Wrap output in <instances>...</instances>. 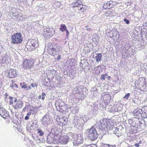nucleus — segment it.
I'll return each instance as SVG.
<instances>
[{
    "label": "nucleus",
    "mask_w": 147,
    "mask_h": 147,
    "mask_svg": "<svg viewBox=\"0 0 147 147\" xmlns=\"http://www.w3.org/2000/svg\"><path fill=\"white\" fill-rule=\"evenodd\" d=\"M124 21L125 22V23L127 24H128L129 23V20H127V19H124Z\"/></svg>",
    "instance_id": "47"
},
{
    "label": "nucleus",
    "mask_w": 147,
    "mask_h": 147,
    "mask_svg": "<svg viewBox=\"0 0 147 147\" xmlns=\"http://www.w3.org/2000/svg\"><path fill=\"white\" fill-rule=\"evenodd\" d=\"M66 32V36H67L69 34V31L68 30L66 29L65 30Z\"/></svg>",
    "instance_id": "61"
},
{
    "label": "nucleus",
    "mask_w": 147,
    "mask_h": 147,
    "mask_svg": "<svg viewBox=\"0 0 147 147\" xmlns=\"http://www.w3.org/2000/svg\"><path fill=\"white\" fill-rule=\"evenodd\" d=\"M36 130L37 131L38 134L40 136H42L44 134V132H43L41 129H37Z\"/></svg>",
    "instance_id": "36"
},
{
    "label": "nucleus",
    "mask_w": 147,
    "mask_h": 147,
    "mask_svg": "<svg viewBox=\"0 0 147 147\" xmlns=\"http://www.w3.org/2000/svg\"><path fill=\"white\" fill-rule=\"evenodd\" d=\"M90 147H97V146L96 144H93L92 145V146Z\"/></svg>",
    "instance_id": "64"
},
{
    "label": "nucleus",
    "mask_w": 147,
    "mask_h": 147,
    "mask_svg": "<svg viewBox=\"0 0 147 147\" xmlns=\"http://www.w3.org/2000/svg\"><path fill=\"white\" fill-rule=\"evenodd\" d=\"M29 127L30 129V130H32L34 128V127L33 126H29Z\"/></svg>",
    "instance_id": "58"
},
{
    "label": "nucleus",
    "mask_w": 147,
    "mask_h": 147,
    "mask_svg": "<svg viewBox=\"0 0 147 147\" xmlns=\"http://www.w3.org/2000/svg\"><path fill=\"white\" fill-rule=\"evenodd\" d=\"M137 101H138V100L136 98H134L132 100V102L134 103H137Z\"/></svg>",
    "instance_id": "48"
},
{
    "label": "nucleus",
    "mask_w": 147,
    "mask_h": 147,
    "mask_svg": "<svg viewBox=\"0 0 147 147\" xmlns=\"http://www.w3.org/2000/svg\"><path fill=\"white\" fill-rule=\"evenodd\" d=\"M86 133L88 139L92 141L96 140L98 138V134L94 126L86 130Z\"/></svg>",
    "instance_id": "2"
},
{
    "label": "nucleus",
    "mask_w": 147,
    "mask_h": 147,
    "mask_svg": "<svg viewBox=\"0 0 147 147\" xmlns=\"http://www.w3.org/2000/svg\"><path fill=\"white\" fill-rule=\"evenodd\" d=\"M82 6V7L80 6V9L81 11V12H84L85 11L87 7H86L85 5H81Z\"/></svg>",
    "instance_id": "38"
},
{
    "label": "nucleus",
    "mask_w": 147,
    "mask_h": 147,
    "mask_svg": "<svg viewBox=\"0 0 147 147\" xmlns=\"http://www.w3.org/2000/svg\"><path fill=\"white\" fill-rule=\"evenodd\" d=\"M73 123L74 125L75 126L77 125L79 126L80 125V123L78 121L77 119H75L72 122Z\"/></svg>",
    "instance_id": "37"
},
{
    "label": "nucleus",
    "mask_w": 147,
    "mask_h": 147,
    "mask_svg": "<svg viewBox=\"0 0 147 147\" xmlns=\"http://www.w3.org/2000/svg\"><path fill=\"white\" fill-rule=\"evenodd\" d=\"M97 91V89L96 87H94L92 88V91L93 92H95Z\"/></svg>",
    "instance_id": "52"
},
{
    "label": "nucleus",
    "mask_w": 147,
    "mask_h": 147,
    "mask_svg": "<svg viewBox=\"0 0 147 147\" xmlns=\"http://www.w3.org/2000/svg\"><path fill=\"white\" fill-rule=\"evenodd\" d=\"M76 134H74L72 132H69L67 134L66 136L68 139L69 141L71 140L73 141L75 137V135Z\"/></svg>",
    "instance_id": "25"
},
{
    "label": "nucleus",
    "mask_w": 147,
    "mask_h": 147,
    "mask_svg": "<svg viewBox=\"0 0 147 147\" xmlns=\"http://www.w3.org/2000/svg\"><path fill=\"white\" fill-rule=\"evenodd\" d=\"M112 123L108 119H104L100 120L99 122H96L95 125L97 128L101 130H111L113 128Z\"/></svg>",
    "instance_id": "1"
},
{
    "label": "nucleus",
    "mask_w": 147,
    "mask_h": 147,
    "mask_svg": "<svg viewBox=\"0 0 147 147\" xmlns=\"http://www.w3.org/2000/svg\"><path fill=\"white\" fill-rule=\"evenodd\" d=\"M29 117L28 116H26L25 117V119L26 120H27L29 119Z\"/></svg>",
    "instance_id": "63"
},
{
    "label": "nucleus",
    "mask_w": 147,
    "mask_h": 147,
    "mask_svg": "<svg viewBox=\"0 0 147 147\" xmlns=\"http://www.w3.org/2000/svg\"><path fill=\"white\" fill-rule=\"evenodd\" d=\"M64 71L63 72L64 73V74L65 75H67L68 73V72L66 70H65V69H64Z\"/></svg>",
    "instance_id": "54"
},
{
    "label": "nucleus",
    "mask_w": 147,
    "mask_h": 147,
    "mask_svg": "<svg viewBox=\"0 0 147 147\" xmlns=\"http://www.w3.org/2000/svg\"><path fill=\"white\" fill-rule=\"evenodd\" d=\"M130 94L129 93H128L125 94V96L123 97V98L126 99V100H127L129 97V96Z\"/></svg>",
    "instance_id": "43"
},
{
    "label": "nucleus",
    "mask_w": 147,
    "mask_h": 147,
    "mask_svg": "<svg viewBox=\"0 0 147 147\" xmlns=\"http://www.w3.org/2000/svg\"><path fill=\"white\" fill-rule=\"evenodd\" d=\"M82 90L83 91H87V89L86 88H84L82 86H80L78 88H75L74 89V94L76 93H79L80 92L82 91ZM86 92H87L86 91Z\"/></svg>",
    "instance_id": "23"
},
{
    "label": "nucleus",
    "mask_w": 147,
    "mask_h": 147,
    "mask_svg": "<svg viewBox=\"0 0 147 147\" xmlns=\"http://www.w3.org/2000/svg\"><path fill=\"white\" fill-rule=\"evenodd\" d=\"M44 31L45 36H47L48 38L53 36L55 34V30L52 28L48 27L44 28Z\"/></svg>",
    "instance_id": "12"
},
{
    "label": "nucleus",
    "mask_w": 147,
    "mask_h": 147,
    "mask_svg": "<svg viewBox=\"0 0 147 147\" xmlns=\"http://www.w3.org/2000/svg\"><path fill=\"white\" fill-rule=\"evenodd\" d=\"M0 115L3 118L6 119L9 116V113L6 109L2 108H0Z\"/></svg>",
    "instance_id": "17"
},
{
    "label": "nucleus",
    "mask_w": 147,
    "mask_h": 147,
    "mask_svg": "<svg viewBox=\"0 0 147 147\" xmlns=\"http://www.w3.org/2000/svg\"><path fill=\"white\" fill-rule=\"evenodd\" d=\"M34 63L33 60L25 59L22 64L23 69H30L33 67Z\"/></svg>",
    "instance_id": "5"
},
{
    "label": "nucleus",
    "mask_w": 147,
    "mask_h": 147,
    "mask_svg": "<svg viewBox=\"0 0 147 147\" xmlns=\"http://www.w3.org/2000/svg\"><path fill=\"white\" fill-rule=\"evenodd\" d=\"M142 118H147V106H145L142 108Z\"/></svg>",
    "instance_id": "27"
},
{
    "label": "nucleus",
    "mask_w": 147,
    "mask_h": 147,
    "mask_svg": "<svg viewBox=\"0 0 147 147\" xmlns=\"http://www.w3.org/2000/svg\"><path fill=\"white\" fill-rule=\"evenodd\" d=\"M86 91L87 92H83L82 90V91L80 92L79 93H76L75 94V96L79 100H83L87 94L88 90L87 89Z\"/></svg>",
    "instance_id": "16"
},
{
    "label": "nucleus",
    "mask_w": 147,
    "mask_h": 147,
    "mask_svg": "<svg viewBox=\"0 0 147 147\" xmlns=\"http://www.w3.org/2000/svg\"><path fill=\"white\" fill-rule=\"evenodd\" d=\"M102 56V55L100 53H98L96 55L95 58H96V61L97 62H100L101 61Z\"/></svg>",
    "instance_id": "31"
},
{
    "label": "nucleus",
    "mask_w": 147,
    "mask_h": 147,
    "mask_svg": "<svg viewBox=\"0 0 147 147\" xmlns=\"http://www.w3.org/2000/svg\"><path fill=\"white\" fill-rule=\"evenodd\" d=\"M91 107L92 110L94 112L96 111L98 109L97 102H96L94 103L93 105H91Z\"/></svg>",
    "instance_id": "30"
},
{
    "label": "nucleus",
    "mask_w": 147,
    "mask_h": 147,
    "mask_svg": "<svg viewBox=\"0 0 147 147\" xmlns=\"http://www.w3.org/2000/svg\"><path fill=\"white\" fill-rule=\"evenodd\" d=\"M31 86L32 87H34V86L37 87V84L36 83H32L31 84Z\"/></svg>",
    "instance_id": "51"
},
{
    "label": "nucleus",
    "mask_w": 147,
    "mask_h": 147,
    "mask_svg": "<svg viewBox=\"0 0 147 147\" xmlns=\"http://www.w3.org/2000/svg\"><path fill=\"white\" fill-rule=\"evenodd\" d=\"M61 59V55H59L57 56V59L58 61H59Z\"/></svg>",
    "instance_id": "57"
},
{
    "label": "nucleus",
    "mask_w": 147,
    "mask_h": 147,
    "mask_svg": "<svg viewBox=\"0 0 147 147\" xmlns=\"http://www.w3.org/2000/svg\"><path fill=\"white\" fill-rule=\"evenodd\" d=\"M132 114L134 116L138 117V118L140 119L142 118V109L137 108L134 110L132 112Z\"/></svg>",
    "instance_id": "15"
},
{
    "label": "nucleus",
    "mask_w": 147,
    "mask_h": 147,
    "mask_svg": "<svg viewBox=\"0 0 147 147\" xmlns=\"http://www.w3.org/2000/svg\"><path fill=\"white\" fill-rule=\"evenodd\" d=\"M119 127H116L114 129V133L118 137L121 136L122 133V131Z\"/></svg>",
    "instance_id": "22"
},
{
    "label": "nucleus",
    "mask_w": 147,
    "mask_h": 147,
    "mask_svg": "<svg viewBox=\"0 0 147 147\" xmlns=\"http://www.w3.org/2000/svg\"><path fill=\"white\" fill-rule=\"evenodd\" d=\"M104 98L106 100H110L111 99L110 95L108 93L104 95Z\"/></svg>",
    "instance_id": "40"
},
{
    "label": "nucleus",
    "mask_w": 147,
    "mask_h": 147,
    "mask_svg": "<svg viewBox=\"0 0 147 147\" xmlns=\"http://www.w3.org/2000/svg\"><path fill=\"white\" fill-rule=\"evenodd\" d=\"M107 103L104 101H102L100 102V106L102 108H105L107 105Z\"/></svg>",
    "instance_id": "34"
},
{
    "label": "nucleus",
    "mask_w": 147,
    "mask_h": 147,
    "mask_svg": "<svg viewBox=\"0 0 147 147\" xmlns=\"http://www.w3.org/2000/svg\"><path fill=\"white\" fill-rule=\"evenodd\" d=\"M114 107H113L112 108V111H115V112H119V111H120V110H119L118 109H114Z\"/></svg>",
    "instance_id": "45"
},
{
    "label": "nucleus",
    "mask_w": 147,
    "mask_h": 147,
    "mask_svg": "<svg viewBox=\"0 0 147 147\" xmlns=\"http://www.w3.org/2000/svg\"><path fill=\"white\" fill-rule=\"evenodd\" d=\"M86 28L87 30L88 31H90L91 30V29L89 27V26H87L86 27Z\"/></svg>",
    "instance_id": "59"
},
{
    "label": "nucleus",
    "mask_w": 147,
    "mask_h": 147,
    "mask_svg": "<svg viewBox=\"0 0 147 147\" xmlns=\"http://www.w3.org/2000/svg\"><path fill=\"white\" fill-rule=\"evenodd\" d=\"M58 138H56L51 132H50L47 137V142L49 144H55Z\"/></svg>",
    "instance_id": "8"
},
{
    "label": "nucleus",
    "mask_w": 147,
    "mask_h": 147,
    "mask_svg": "<svg viewBox=\"0 0 147 147\" xmlns=\"http://www.w3.org/2000/svg\"><path fill=\"white\" fill-rule=\"evenodd\" d=\"M56 120L57 122V124L62 126L65 125L68 122L67 119L65 116L59 118V117L57 118Z\"/></svg>",
    "instance_id": "13"
},
{
    "label": "nucleus",
    "mask_w": 147,
    "mask_h": 147,
    "mask_svg": "<svg viewBox=\"0 0 147 147\" xmlns=\"http://www.w3.org/2000/svg\"><path fill=\"white\" fill-rule=\"evenodd\" d=\"M13 100H11L9 101V103L11 105L12 104H13Z\"/></svg>",
    "instance_id": "62"
},
{
    "label": "nucleus",
    "mask_w": 147,
    "mask_h": 147,
    "mask_svg": "<svg viewBox=\"0 0 147 147\" xmlns=\"http://www.w3.org/2000/svg\"><path fill=\"white\" fill-rule=\"evenodd\" d=\"M37 122L36 120H32L29 123V125L30 126H33L35 128L37 127Z\"/></svg>",
    "instance_id": "33"
},
{
    "label": "nucleus",
    "mask_w": 147,
    "mask_h": 147,
    "mask_svg": "<svg viewBox=\"0 0 147 147\" xmlns=\"http://www.w3.org/2000/svg\"><path fill=\"white\" fill-rule=\"evenodd\" d=\"M2 44L0 43V54L3 50V48L2 47Z\"/></svg>",
    "instance_id": "50"
},
{
    "label": "nucleus",
    "mask_w": 147,
    "mask_h": 147,
    "mask_svg": "<svg viewBox=\"0 0 147 147\" xmlns=\"http://www.w3.org/2000/svg\"><path fill=\"white\" fill-rule=\"evenodd\" d=\"M28 45L31 47L32 50H34L35 48H37L38 46V40L37 39L29 40L27 43Z\"/></svg>",
    "instance_id": "11"
},
{
    "label": "nucleus",
    "mask_w": 147,
    "mask_h": 147,
    "mask_svg": "<svg viewBox=\"0 0 147 147\" xmlns=\"http://www.w3.org/2000/svg\"><path fill=\"white\" fill-rule=\"evenodd\" d=\"M107 147H116V146L115 144L113 145L108 144Z\"/></svg>",
    "instance_id": "56"
},
{
    "label": "nucleus",
    "mask_w": 147,
    "mask_h": 147,
    "mask_svg": "<svg viewBox=\"0 0 147 147\" xmlns=\"http://www.w3.org/2000/svg\"><path fill=\"white\" fill-rule=\"evenodd\" d=\"M108 75L107 74H102L101 75L100 79L102 80H105L106 77Z\"/></svg>",
    "instance_id": "42"
},
{
    "label": "nucleus",
    "mask_w": 147,
    "mask_h": 147,
    "mask_svg": "<svg viewBox=\"0 0 147 147\" xmlns=\"http://www.w3.org/2000/svg\"><path fill=\"white\" fill-rule=\"evenodd\" d=\"M10 86L14 90H16L18 88V85L16 84H13Z\"/></svg>",
    "instance_id": "41"
},
{
    "label": "nucleus",
    "mask_w": 147,
    "mask_h": 147,
    "mask_svg": "<svg viewBox=\"0 0 147 147\" xmlns=\"http://www.w3.org/2000/svg\"><path fill=\"white\" fill-rule=\"evenodd\" d=\"M140 82L137 83L138 85L141 86L142 87L144 88H146L147 86V84L146 83V80L145 79L143 78H139ZM137 83H135V85H136Z\"/></svg>",
    "instance_id": "18"
},
{
    "label": "nucleus",
    "mask_w": 147,
    "mask_h": 147,
    "mask_svg": "<svg viewBox=\"0 0 147 147\" xmlns=\"http://www.w3.org/2000/svg\"><path fill=\"white\" fill-rule=\"evenodd\" d=\"M22 37V34L20 33L14 34L11 36V41L14 44L21 43L23 40Z\"/></svg>",
    "instance_id": "3"
},
{
    "label": "nucleus",
    "mask_w": 147,
    "mask_h": 147,
    "mask_svg": "<svg viewBox=\"0 0 147 147\" xmlns=\"http://www.w3.org/2000/svg\"><path fill=\"white\" fill-rule=\"evenodd\" d=\"M114 5V2L112 1H110L107 2H105L103 7L104 9H109L113 7Z\"/></svg>",
    "instance_id": "19"
},
{
    "label": "nucleus",
    "mask_w": 147,
    "mask_h": 147,
    "mask_svg": "<svg viewBox=\"0 0 147 147\" xmlns=\"http://www.w3.org/2000/svg\"><path fill=\"white\" fill-rule=\"evenodd\" d=\"M138 143L140 144V145H141L142 146L143 145V143L141 140H140Z\"/></svg>",
    "instance_id": "60"
},
{
    "label": "nucleus",
    "mask_w": 147,
    "mask_h": 147,
    "mask_svg": "<svg viewBox=\"0 0 147 147\" xmlns=\"http://www.w3.org/2000/svg\"><path fill=\"white\" fill-rule=\"evenodd\" d=\"M59 140L60 143L63 144H66L69 142L66 136L60 137Z\"/></svg>",
    "instance_id": "20"
},
{
    "label": "nucleus",
    "mask_w": 147,
    "mask_h": 147,
    "mask_svg": "<svg viewBox=\"0 0 147 147\" xmlns=\"http://www.w3.org/2000/svg\"><path fill=\"white\" fill-rule=\"evenodd\" d=\"M55 105L57 110L59 109L65 105V103L61 100L57 101L55 103Z\"/></svg>",
    "instance_id": "24"
},
{
    "label": "nucleus",
    "mask_w": 147,
    "mask_h": 147,
    "mask_svg": "<svg viewBox=\"0 0 147 147\" xmlns=\"http://www.w3.org/2000/svg\"><path fill=\"white\" fill-rule=\"evenodd\" d=\"M28 109V107L27 106H26L23 109V111H25L26 110Z\"/></svg>",
    "instance_id": "55"
},
{
    "label": "nucleus",
    "mask_w": 147,
    "mask_h": 147,
    "mask_svg": "<svg viewBox=\"0 0 147 147\" xmlns=\"http://www.w3.org/2000/svg\"><path fill=\"white\" fill-rule=\"evenodd\" d=\"M56 71L54 69H53L51 71V72L52 73V74L54 75H56Z\"/></svg>",
    "instance_id": "46"
},
{
    "label": "nucleus",
    "mask_w": 147,
    "mask_h": 147,
    "mask_svg": "<svg viewBox=\"0 0 147 147\" xmlns=\"http://www.w3.org/2000/svg\"><path fill=\"white\" fill-rule=\"evenodd\" d=\"M66 108V106L65 105L58 109V111L62 112L63 113H65V112H67L68 111V108L67 109Z\"/></svg>",
    "instance_id": "29"
},
{
    "label": "nucleus",
    "mask_w": 147,
    "mask_h": 147,
    "mask_svg": "<svg viewBox=\"0 0 147 147\" xmlns=\"http://www.w3.org/2000/svg\"><path fill=\"white\" fill-rule=\"evenodd\" d=\"M11 59L9 55L5 54L2 55L0 56V67L3 66L5 64H7L10 63Z\"/></svg>",
    "instance_id": "4"
},
{
    "label": "nucleus",
    "mask_w": 147,
    "mask_h": 147,
    "mask_svg": "<svg viewBox=\"0 0 147 147\" xmlns=\"http://www.w3.org/2000/svg\"><path fill=\"white\" fill-rule=\"evenodd\" d=\"M8 76L10 78H14L16 77L17 75L16 70L14 69H11L8 71Z\"/></svg>",
    "instance_id": "21"
},
{
    "label": "nucleus",
    "mask_w": 147,
    "mask_h": 147,
    "mask_svg": "<svg viewBox=\"0 0 147 147\" xmlns=\"http://www.w3.org/2000/svg\"><path fill=\"white\" fill-rule=\"evenodd\" d=\"M61 130L58 129L54 124H53L51 128V132L53 134L56 138H58V140L59 138L61 135Z\"/></svg>",
    "instance_id": "10"
},
{
    "label": "nucleus",
    "mask_w": 147,
    "mask_h": 147,
    "mask_svg": "<svg viewBox=\"0 0 147 147\" xmlns=\"http://www.w3.org/2000/svg\"><path fill=\"white\" fill-rule=\"evenodd\" d=\"M82 2L80 0H78L75 2L73 3L72 4L73 7H79L82 5Z\"/></svg>",
    "instance_id": "28"
},
{
    "label": "nucleus",
    "mask_w": 147,
    "mask_h": 147,
    "mask_svg": "<svg viewBox=\"0 0 147 147\" xmlns=\"http://www.w3.org/2000/svg\"><path fill=\"white\" fill-rule=\"evenodd\" d=\"M135 147H142V146L138 143L134 145Z\"/></svg>",
    "instance_id": "49"
},
{
    "label": "nucleus",
    "mask_w": 147,
    "mask_h": 147,
    "mask_svg": "<svg viewBox=\"0 0 147 147\" xmlns=\"http://www.w3.org/2000/svg\"><path fill=\"white\" fill-rule=\"evenodd\" d=\"M51 123L50 118L49 115L46 114L42 117V123L43 125L47 127L48 124H50Z\"/></svg>",
    "instance_id": "14"
},
{
    "label": "nucleus",
    "mask_w": 147,
    "mask_h": 147,
    "mask_svg": "<svg viewBox=\"0 0 147 147\" xmlns=\"http://www.w3.org/2000/svg\"><path fill=\"white\" fill-rule=\"evenodd\" d=\"M88 119V118L86 115H82L80 117V119L81 120V121H83L84 123L86 122Z\"/></svg>",
    "instance_id": "32"
},
{
    "label": "nucleus",
    "mask_w": 147,
    "mask_h": 147,
    "mask_svg": "<svg viewBox=\"0 0 147 147\" xmlns=\"http://www.w3.org/2000/svg\"><path fill=\"white\" fill-rule=\"evenodd\" d=\"M47 51L51 55L55 56L58 54L59 53V47L56 46L53 47L52 46H49L47 49Z\"/></svg>",
    "instance_id": "7"
},
{
    "label": "nucleus",
    "mask_w": 147,
    "mask_h": 147,
    "mask_svg": "<svg viewBox=\"0 0 147 147\" xmlns=\"http://www.w3.org/2000/svg\"><path fill=\"white\" fill-rule=\"evenodd\" d=\"M41 95L42 96V100H44L45 98V96L46 95L45 93L44 92H43L42 94Z\"/></svg>",
    "instance_id": "44"
},
{
    "label": "nucleus",
    "mask_w": 147,
    "mask_h": 147,
    "mask_svg": "<svg viewBox=\"0 0 147 147\" xmlns=\"http://www.w3.org/2000/svg\"><path fill=\"white\" fill-rule=\"evenodd\" d=\"M20 84L22 88L26 89L27 88H28L27 85L25 83H20Z\"/></svg>",
    "instance_id": "39"
},
{
    "label": "nucleus",
    "mask_w": 147,
    "mask_h": 147,
    "mask_svg": "<svg viewBox=\"0 0 147 147\" xmlns=\"http://www.w3.org/2000/svg\"><path fill=\"white\" fill-rule=\"evenodd\" d=\"M23 102L19 100L17 102L16 105L13 106V108L15 109L18 108H21L23 107Z\"/></svg>",
    "instance_id": "26"
},
{
    "label": "nucleus",
    "mask_w": 147,
    "mask_h": 147,
    "mask_svg": "<svg viewBox=\"0 0 147 147\" xmlns=\"http://www.w3.org/2000/svg\"><path fill=\"white\" fill-rule=\"evenodd\" d=\"M66 29H67L66 26L65 24H62L60 27L59 28V30L62 32L65 31Z\"/></svg>",
    "instance_id": "35"
},
{
    "label": "nucleus",
    "mask_w": 147,
    "mask_h": 147,
    "mask_svg": "<svg viewBox=\"0 0 147 147\" xmlns=\"http://www.w3.org/2000/svg\"><path fill=\"white\" fill-rule=\"evenodd\" d=\"M30 125H29V124L27 125L26 128L27 130L28 131H30V127H29Z\"/></svg>",
    "instance_id": "53"
},
{
    "label": "nucleus",
    "mask_w": 147,
    "mask_h": 147,
    "mask_svg": "<svg viewBox=\"0 0 147 147\" xmlns=\"http://www.w3.org/2000/svg\"><path fill=\"white\" fill-rule=\"evenodd\" d=\"M75 137L73 141L74 146H77L82 144L83 141V136L80 134L75 135Z\"/></svg>",
    "instance_id": "9"
},
{
    "label": "nucleus",
    "mask_w": 147,
    "mask_h": 147,
    "mask_svg": "<svg viewBox=\"0 0 147 147\" xmlns=\"http://www.w3.org/2000/svg\"><path fill=\"white\" fill-rule=\"evenodd\" d=\"M139 118L135 117L128 120L129 123L133 127H137L142 124Z\"/></svg>",
    "instance_id": "6"
}]
</instances>
